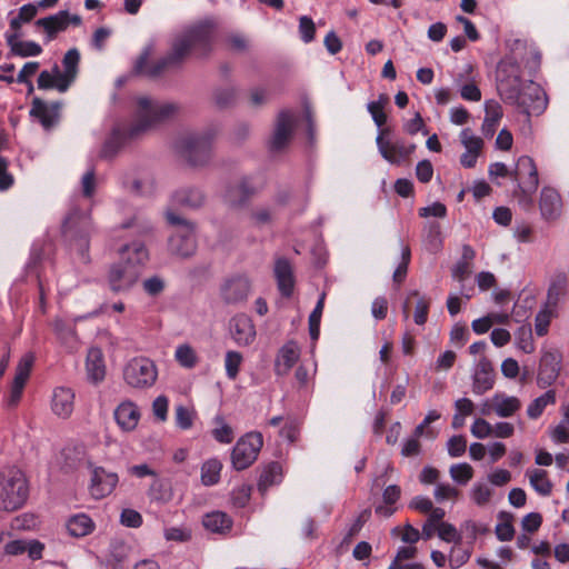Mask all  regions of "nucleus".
Masks as SVG:
<instances>
[{
    "label": "nucleus",
    "instance_id": "1a4fd4ad",
    "mask_svg": "<svg viewBox=\"0 0 569 569\" xmlns=\"http://www.w3.org/2000/svg\"><path fill=\"white\" fill-rule=\"evenodd\" d=\"M167 219L176 227V231L169 239L170 251L181 257L191 256L197 247L193 226L172 212L167 213Z\"/></svg>",
    "mask_w": 569,
    "mask_h": 569
},
{
    "label": "nucleus",
    "instance_id": "774afa93",
    "mask_svg": "<svg viewBox=\"0 0 569 569\" xmlns=\"http://www.w3.org/2000/svg\"><path fill=\"white\" fill-rule=\"evenodd\" d=\"M272 211L268 207H260L251 212V221L256 227L269 224L272 220Z\"/></svg>",
    "mask_w": 569,
    "mask_h": 569
},
{
    "label": "nucleus",
    "instance_id": "a18cd8bd",
    "mask_svg": "<svg viewBox=\"0 0 569 569\" xmlns=\"http://www.w3.org/2000/svg\"><path fill=\"white\" fill-rule=\"evenodd\" d=\"M409 297H416V308L413 313V320L416 325L422 326L427 322L430 300L425 296H421L417 290L409 292Z\"/></svg>",
    "mask_w": 569,
    "mask_h": 569
},
{
    "label": "nucleus",
    "instance_id": "ea45409f",
    "mask_svg": "<svg viewBox=\"0 0 569 569\" xmlns=\"http://www.w3.org/2000/svg\"><path fill=\"white\" fill-rule=\"evenodd\" d=\"M222 463L216 459H209L201 466V482L204 486H213L219 482Z\"/></svg>",
    "mask_w": 569,
    "mask_h": 569
},
{
    "label": "nucleus",
    "instance_id": "dca6fc26",
    "mask_svg": "<svg viewBox=\"0 0 569 569\" xmlns=\"http://www.w3.org/2000/svg\"><path fill=\"white\" fill-rule=\"evenodd\" d=\"M118 475L96 467L91 475L90 493L96 499L109 496L118 483Z\"/></svg>",
    "mask_w": 569,
    "mask_h": 569
},
{
    "label": "nucleus",
    "instance_id": "3c124183",
    "mask_svg": "<svg viewBox=\"0 0 569 569\" xmlns=\"http://www.w3.org/2000/svg\"><path fill=\"white\" fill-rule=\"evenodd\" d=\"M281 480V467L278 463L269 465L260 476L259 488L266 490Z\"/></svg>",
    "mask_w": 569,
    "mask_h": 569
},
{
    "label": "nucleus",
    "instance_id": "a878e982",
    "mask_svg": "<svg viewBox=\"0 0 569 569\" xmlns=\"http://www.w3.org/2000/svg\"><path fill=\"white\" fill-rule=\"evenodd\" d=\"M274 277L278 289L284 297H290L295 288L292 267L286 258H278L274 262Z\"/></svg>",
    "mask_w": 569,
    "mask_h": 569
},
{
    "label": "nucleus",
    "instance_id": "e2e57ef3",
    "mask_svg": "<svg viewBox=\"0 0 569 569\" xmlns=\"http://www.w3.org/2000/svg\"><path fill=\"white\" fill-rule=\"evenodd\" d=\"M53 330L57 333V336L63 341H69L76 337L73 327L61 318L54 319Z\"/></svg>",
    "mask_w": 569,
    "mask_h": 569
},
{
    "label": "nucleus",
    "instance_id": "603ef678",
    "mask_svg": "<svg viewBox=\"0 0 569 569\" xmlns=\"http://www.w3.org/2000/svg\"><path fill=\"white\" fill-rule=\"evenodd\" d=\"M176 425L182 430H188L192 427L196 418V411L192 408L178 405L174 409Z\"/></svg>",
    "mask_w": 569,
    "mask_h": 569
},
{
    "label": "nucleus",
    "instance_id": "a211bd4d",
    "mask_svg": "<svg viewBox=\"0 0 569 569\" xmlns=\"http://www.w3.org/2000/svg\"><path fill=\"white\" fill-rule=\"evenodd\" d=\"M560 356L555 351H546L541 356L539 371L537 376V385L540 388L551 386L559 376Z\"/></svg>",
    "mask_w": 569,
    "mask_h": 569
},
{
    "label": "nucleus",
    "instance_id": "69168bd1",
    "mask_svg": "<svg viewBox=\"0 0 569 569\" xmlns=\"http://www.w3.org/2000/svg\"><path fill=\"white\" fill-rule=\"evenodd\" d=\"M433 495L437 501L442 502L445 500L456 499L459 495V490L449 483H438Z\"/></svg>",
    "mask_w": 569,
    "mask_h": 569
},
{
    "label": "nucleus",
    "instance_id": "cd10ccee",
    "mask_svg": "<svg viewBox=\"0 0 569 569\" xmlns=\"http://www.w3.org/2000/svg\"><path fill=\"white\" fill-rule=\"evenodd\" d=\"M300 357V348L297 342L288 341L278 353L276 359V373L278 376L287 375Z\"/></svg>",
    "mask_w": 569,
    "mask_h": 569
},
{
    "label": "nucleus",
    "instance_id": "de8ad7c7",
    "mask_svg": "<svg viewBox=\"0 0 569 569\" xmlns=\"http://www.w3.org/2000/svg\"><path fill=\"white\" fill-rule=\"evenodd\" d=\"M176 360L184 368L191 369L198 362V357L193 348L187 343L179 345L174 352Z\"/></svg>",
    "mask_w": 569,
    "mask_h": 569
},
{
    "label": "nucleus",
    "instance_id": "13d9d810",
    "mask_svg": "<svg viewBox=\"0 0 569 569\" xmlns=\"http://www.w3.org/2000/svg\"><path fill=\"white\" fill-rule=\"evenodd\" d=\"M97 188V178L93 169L87 170L80 180L81 193L84 198H92Z\"/></svg>",
    "mask_w": 569,
    "mask_h": 569
},
{
    "label": "nucleus",
    "instance_id": "bf43d9fd",
    "mask_svg": "<svg viewBox=\"0 0 569 569\" xmlns=\"http://www.w3.org/2000/svg\"><path fill=\"white\" fill-rule=\"evenodd\" d=\"M438 536L446 542L459 543L461 542V535L457 528L449 522H440L438 526Z\"/></svg>",
    "mask_w": 569,
    "mask_h": 569
},
{
    "label": "nucleus",
    "instance_id": "49530a36",
    "mask_svg": "<svg viewBox=\"0 0 569 569\" xmlns=\"http://www.w3.org/2000/svg\"><path fill=\"white\" fill-rule=\"evenodd\" d=\"M472 553V547H463L459 543H456L449 553L448 561L452 569H458L462 567L470 559Z\"/></svg>",
    "mask_w": 569,
    "mask_h": 569
},
{
    "label": "nucleus",
    "instance_id": "6e6d98bb",
    "mask_svg": "<svg viewBox=\"0 0 569 569\" xmlns=\"http://www.w3.org/2000/svg\"><path fill=\"white\" fill-rule=\"evenodd\" d=\"M242 363V356L238 351H228L224 358V368L227 377L234 380L239 373Z\"/></svg>",
    "mask_w": 569,
    "mask_h": 569
},
{
    "label": "nucleus",
    "instance_id": "680f3d73",
    "mask_svg": "<svg viewBox=\"0 0 569 569\" xmlns=\"http://www.w3.org/2000/svg\"><path fill=\"white\" fill-rule=\"evenodd\" d=\"M410 261V249L408 246H401V262L397 267V269L393 272V281L395 282H402L408 270V264Z\"/></svg>",
    "mask_w": 569,
    "mask_h": 569
},
{
    "label": "nucleus",
    "instance_id": "864d4df0",
    "mask_svg": "<svg viewBox=\"0 0 569 569\" xmlns=\"http://www.w3.org/2000/svg\"><path fill=\"white\" fill-rule=\"evenodd\" d=\"M216 427L212 430L213 438L221 443H230L233 440L232 428L224 421L222 417L214 419Z\"/></svg>",
    "mask_w": 569,
    "mask_h": 569
},
{
    "label": "nucleus",
    "instance_id": "052dcab7",
    "mask_svg": "<svg viewBox=\"0 0 569 569\" xmlns=\"http://www.w3.org/2000/svg\"><path fill=\"white\" fill-rule=\"evenodd\" d=\"M467 449V440L463 436H453L447 442V450L450 457H461Z\"/></svg>",
    "mask_w": 569,
    "mask_h": 569
},
{
    "label": "nucleus",
    "instance_id": "c9c22d12",
    "mask_svg": "<svg viewBox=\"0 0 569 569\" xmlns=\"http://www.w3.org/2000/svg\"><path fill=\"white\" fill-rule=\"evenodd\" d=\"M526 476L530 486L541 496H549L552 491V483L548 479V472L543 469H528Z\"/></svg>",
    "mask_w": 569,
    "mask_h": 569
},
{
    "label": "nucleus",
    "instance_id": "39448f33",
    "mask_svg": "<svg viewBox=\"0 0 569 569\" xmlns=\"http://www.w3.org/2000/svg\"><path fill=\"white\" fill-rule=\"evenodd\" d=\"M137 261L128 266L122 260L110 266L108 271V283L113 292L129 291L139 280L141 270L147 263L146 252L141 247L136 249Z\"/></svg>",
    "mask_w": 569,
    "mask_h": 569
},
{
    "label": "nucleus",
    "instance_id": "8fccbe9b",
    "mask_svg": "<svg viewBox=\"0 0 569 569\" xmlns=\"http://www.w3.org/2000/svg\"><path fill=\"white\" fill-rule=\"evenodd\" d=\"M459 140L466 151L481 152L483 148V140L476 136L470 128H465L461 130Z\"/></svg>",
    "mask_w": 569,
    "mask_h": 569
},
{
    "label": "nucleus",
    "instance_id": "f257e3e1",
    "mask_svg": "<svg viewBox=\"0 0 569 569\" xmlns=\"http://www.w3.org/2000/svg\"><path fill=\"white\" fill-rule=\"evenodd\" d=\"M179 112L174 102L139 97L136 102L133 119L128 128L116 127L104 141L100 158L109 159L116 156L127 138H137L162 122L173 118Z\"/></svg>",
    "mask_w": 569,
    "mask_h": 569
},
{
    "label": "nucleus",
    "instance_id": "c03bdc74",
    "mask_svg": "<svg viewBox=\"0 0 569 569\" xmlns=\"http://www.w3.org/2000/svg\"><path fill=\"white\" fill-rule=\"evenodd\" d=\"M148 496L152 501L163 505L172 499V491L161 479L156 477L149 487Z\"/></svg>",
    "mask_w": 569,
    "mask_h": 569
},
{
    "label": "nucleus",
    "instance_id": "5fc2aeb1",
    "mask_svg": "<svg viewBox=\"0 0 569 569\" xmlns=\"http://www.w3.org/2000/svg\"><path fill=\"white\" fill-rule=\"evenodd\" d=\"M445 515V510L441 508H435L432 512H430L428 520L422 526V537L425 539H430L433 536Z\"/></svg>",
    "mask_w": 569,
    "mask_h": 569
},
{
    "label": "nucleus",
    "instance_id": "f8f14e48",
    "mask_svg": "<svg viewBox=\"0 0 569 569\" xmlns=\"http://www.w3.org/2000/svg\"><path fill=\"white\" fill-rule=\"evenodd\" d=\"M262 436L259 432H248L241 437L231 452V462L236 470H243L251 466L262 447Z\"/></svg>",
    "mask_w": 569,
    "mask_h": 569
},
{
    "label": "nucleus",
    "instance_id": "b1692460",
    "mask_svg": "<svg viewBox=\"0 0 569 569\" xmlns=\"http://www.w3.org/2000/svg\"><path fill=\"white\" fill-rule=\"evenodd\" d=\"M539 207L545 219H557L562 210V201L558 191L548 187L543 188L540 194Z\"/></svg>",
    "mask_w": 569,
    "mask_h": 569
},
{
    "label": "nucleus",
    "instance_id": "4c0bfd02",
    "mask_svg": "<svg viewBox=\"0 0 569 569\" xmlns=\"http://www.w3.org/2000/svg\"><path fill=\"white\" fill-rule=\"evenodd\" d=\"M63 79V70L54 64L50 70H42L38 77V88L42 90L56 89L59 91Z\"/></svg>",
    "mask_w": 569,
    "mask_h": 569
},
{
    "label": "nucleus",
    "instance_id": "58836bf2",
    "mask_svg": "<svg viewBox=\"0 0 569 569\" xmlns=\"http://www.w3.org/2000/svg\"><path fill=\"white\" fill-rule=\"evenodd\" d=\"M388 102L389 97L385 93H381L377 100L367 103V110L379 130L383 129L382 127L387 121V114L385 113L383 109Z\"/></svg>",
    "mask_w": 569,
    "mask_h": 569
},
{
    "label": "nucleus",
    "instance_id": "c756f323",
    "mask_svg": "<svg viewBox=\"0 0 569 569\" xmlns=\"http://www.w3.org/2000/svg\"><path fill=\"white\" fill-rule=\"evenodd\" d=\"M80 61V53L77 49H70L63 57V79L60 82L59 92H66L74 82L78 74V66Z\"/></svg>",
    "mask_w": 569,
    "mask_h": 569
},
{
    "label": "nucleus",
    "instance_id": "4468645a",
    "mask_svg": "<svg viewBox=\"0 0 569 569\" xmlns=\"http://www.w3.org/2000/svg\"><path fill=\"white\" fill-rule=\"evenodd\" d=\"M512 178L523 193H533L539 184L538 170L533 160L528 156H521L517 160Z\"/></svg>",
    "mask_w": 569,
    "mask_h": 569
},
{
    "label": "nucleus",
    "instance_id": "2f4dec72",
    "mask_svg": "<svg viewBox=\"0 0 569 569\" xmlns=\"http://www.w3.org/2000/svg\"><path fill=\"white\" fill-rule=\"evenodd\" d=\"M493 407L498 417L509 418L521 408V401L515 396H509L505 392H496L493 395Z\"/></svg>",
    "mask_w": 569,
    "mask_h": 569
},
{
    "label": "nucleus",
    "instance_id": "393cba45",
    "mask_svg": "<svg viewBox=\"0 0 569 569\" xmlns=\"http://www.w3.org/2000/svg\"><path fill=\"white\" fill-rule=\"evenodd\" d=\"M254 193L249 179H241L234 184L228 187L224 192L223 199L231 207H242Z\"/></svg>",
    "mask_w": 569,
    "mask_h": 569
},
{
    "label": "nucleus",
    "instance_id": "6ab92c4d",
    "mask_svg": "<svg viewBox=\"0 0 569 569\" xmlns=\"http://www.w3.org/2000/svg\"><path fill=\"white\" fill-rule=\"evenodd\" d=\"M33 363V356L32 355H26L21 358L19 361L17 369H16V376L11 386V390L9 393V397L7 399L8 406L14 407L20 401L22 396V390L24 388V385L29 378L31 367Z\"/></svg>",
    "mask_w": 569,
    "mask_h": 569
},
{
    "label": "nucleus",
    "instance_id": "ddd939ff",
    "mask_svg": "<svg viewBox=\"0 0 569 569\" xmlns=\"http://www.w3.org/2000/svg\"><path fill=\"white\" fill-rule=\"evenodd\" d=\"M251 291V282L242 274L232 276L224 280L220 288L222 300L228 305L244 302Z\"/></svg>",
    "mask_w": 569,
    "mask_h": 569
},
{
    "label": "nucleus",
    "instance_id": "423d86ee",
    "mask_svg": "<svg viewBox=\"0 0 569 569\" xmlns=\"http://www.w3.org/2000/svg\"><path fill=\"white\" fill-rule=\"evenodd\" d=\"M525 83L521 81L520 64L515 54L506 56L497 67V90L507 103L518 99V91Z\"/></svg>",
    "mask_w": 569,
    "mask_h": 569
},
{
    "label": "nucleus",
    "instance_id": "0e129e2a",
    "mask_svg": "<svg viewBox=\"0 0 569 569\" xmlns=\"http://www.w3.org/2000/svg\"><path fill=\"white\" fill-rule=\"evenodd\" d=\"M470 431L477 439H486L492 436V426L483 418L475 419Z\"/></svg>",
    "mask_w": 569,
    "mask_h": 569
},
{
    "label": "nucleus",
    "instance_id": "bb28decb",
    "mask_svg": "<svg viewBox=\"0 0 569 569\" xmlns=\"http://www.w3.org/2000/svg\"><path fill=\"white\" fill-rule=\"evenodd\" d=\"M114 418L123 431H132L140 420V411L132 401H123L114 410Z\"/></svg>",
    "mask_w": 569,
    "mask_h": 569
},
{
    "label": "nucleus",
    "instance_id": "72a5a7b5",
    "mask_svg": "<svg viewBox=\"0 0 569 569\" xmlns=\"http://www.w3.org/2000/svg\"><path fill=\"white\" fill-rule=\"evenodd\" d=\"M66 527L70 536L82 538L90 535L94 530L96 525L86 513H77L68 519Z\"/></svg>",
    "mask_w": 569,
    "mask_h": 569
},
{
    "label": "nucleus",
    "instance_id": "5701e85b",
    "mask_svg": "<svg viewBox=\"0 0 569 569\" xmlns=\"http://www.w3.org/2000/svg\"><path fill=\"white\" fill-rule=\"evenodd\" d=\"M74 409V392L70 388L58 387L53 390L51 410L60 418H68Z\"/></svg>",
    "mask_w": 569,
    "mask_h": 569
},
{
    "label": "nucleus",
    "instance_id": "4be33fe9",
    "mask_svg": "<svg viewBox=\"0 0 569 569\" xmlns=\"http://www.w3.org/2000/svg\"><path fill=\"white\" fill-rule=\"evenodd\" d=\"M59 103L48 104L39 98H34L30 116L37 118L46 130H50L59 118Z\"/></svg>",
    "mask_w": 569,
    "mask_h": 569
},
{
    "label": "nucleus",
    "instance_id": "aec40b11",
    "mask_svg": "<svg viewBox=\"0 0 569 569\" xmlns=\"http://www.w3.org/2000/svg\"><path fill=\"white\" fill-rule=\"evenodd\" d=\"M70 23L78 26L81 23V18L77 14L70 16L68 11H59L56 14L41 18L36 22L38 27L47 31L50 40L57 32L66 30Z\"/></svg>",
    "mask_w": 569,
    "mask_h": 569
},
{
    "label": "nucleus",
    "instance_id": "e433bc0d",
    "mask_svg": "<svg viewBox=\"0 0 569 569\" xmlns=\"http://www.w3.org/2000/svg\"><path fill=\"white\" fill-rule=\"evenodd\" d=\"M202 523L212 532L224 533L231 529L232 521L224 512L213 511L203 517Z\"/></svg>",
    "mask_w": 569,
    "mask_h": 569
},
{
    "label": "nucleus",
    "instance_id": "338daca9",
    "mask_svg": "<svg viewBox=\"0 0 569 569\" xmlns=\"http://www.w3.org/2000/svg\"><path fill=\"white\" fill-rule=\"evenodd\" d=\"M120 522L128 528H139L142 525V517L137 510L127 508L120 515Z\"/></svg>",
    "mask_w": 569,
    "mask_h": 569
},
{
    "label": "nucleus",
    "instance_id": "f704fd0d",
    "mask_svg": "<svg viewBox=\"0 0 569 569\" xmlns=\"http://www.w3.org/2000/svg\"><path fill=\"white\" fill-rule=\"evenodd\" d=\"M7 42L14 54L20 57H37L42 52V48L34 41H21L18 34H6Z\"/></svg>",
    "mask_w": 569,
    "mask_h": 569
},
{
    "label": "nucleus",
    "instance_id": "20e7f679",
    "mask_svg": "<svg viewBox=\"0 0 569 569\" xmlns=\"http://www.w3.org/2000/svg\"><path fill=\"white\" fill-rule=\"evenodd\" d=\"M91 226V219L88 211L80 210L77 207L70 208L64 221L63 232L67 237H76L80 232L79 238L71 242V249L77 252L79 259L87 263L89 261V240L87 232Z\"/></svg>",
    "mask_w": 569,
    "mask_h": 569
},
{
    "label": "nucleus",
    "instance_id": "37998d69",
    "mask_svg": "<svg viewBox=\"0 0 569 569\" xmlns=\"http://www.w3.org/2000/svg\"><path fill=\"white\" fill-rule=\"evenodd\" d=\"M174 199L179 204L198 208L203 203L204 196L202 191L197 188H187L176 192Z\"/></svg>",
    "mask_w": 569,
    "mask_h": 569
},
{
    "label": "nucleus",
    "instance_id": "7c9ffc66",
    "mask_svg": "<svg viewBox=\"0 0 569 569\" xmlns=\"http://www.w3.org/2000/svg\"><path fill=\"white\" fill-rule=\"evenodd\" d=\"M86 370L88 379L98 383L103 380L106 368L103 363L102 352L99 348H91L87 355Z\"/></svg>",
    "mask_w": 569,
    "mask_h": 569
},
{
    "label": "nucleus",
    "instance_id": "f03ea898",
    "mask_svg": "<svg viewBox=\"0 0 569 569\" xmlns=\"http://www.w3.org/2000/svg\"><path fill=\"white\" fill-rule=\"evenodd\" d=\"M212 39L213 27L211 23L203 22L196 24L186 30L173 41L169 54L150 67L148 66L150 52L144 51L137 60L136 70L139 73L151 77L159 76L168 69L179 67L190 54H196L197 57L206 56L211 49Z\"/></svg>",
    "mask_w": 569,
    "mask_h": 569
},
{
    "label": "nucleus",
    "instance_id": "7ed1b4c3",
    "mask_svg": "<svg viewBox=\"0 0 569 569\" xmlns=\"http://www.w3.org/2000/svg\"><path fill=\"white\" fill-rule=\"evenodd\" d=\"M29 488L23 472L14 467L0 472V509L12 511L23 506Z\"/></svg>",
    "mask_w": 569,
    "mask_h": 569
},
{
    "label": "nucleus",
    "instance_id": "0eeeda50",
    "mask_svg": "<svg viewBox=\"0 0 569 569\" xmlns=\"http://www.w3.org/2000/svg\"><path fill=\"white\" fill-rule=\"evenodd\" d=\"M213 134L210 131L188 133L178 142L181 156L192 166H202L211 157Z\"/></svg>",
    "mask_w": 569,
    "mask_h": 569
},
{
    "label": "nucleus",
    "instance_id": "a19ab883",
    "mask_svg": "<svg viewBox=\"0 0 569 569\" xmlns=\"http://www.w3.org/2000/svg\"><path fill=\"white\" fill-rule=\"evenodd\" d=\"M556 402V392L555 390H547L540 397L533 399L528 408L527 415L530 419H538L547 406L553 405Z\"/></svg>",
    "mask_w": 569,
    "mask_h": 569
},
{
    "label": "nucleus",
    "instance_id": "473e14b6",
    "mask_svg": "<svg viewBox=\"0 0 569 569\" xmlns=\"http://www.w3.org/2000/svg\"><path fill=\"white\" fill-rule=\"evenodd\" d=\"M495 378L490 365L481 361L473 375L472 390L481 396L493 387Z\"/></svg>",
    "mask_w": 569,
    "mask_h": 569
},
{
    "label": "nucleus",
    "instance_id": "6e6552de",
    "mask_svg": "<svg viewBox=\"0 0 569 569\" xmlns=\"http://www.w3.org/2000/svg\"><path fill=\"white\" fill-rule=\"evenodd\" d=\"M158 378L156 363L147 357H134L128 361L123 369V379L134 389H148Z\"/></svg>",
    "mask_w": 569,
    "mask_h": 569
},
{
    "label": "nucleus",
    "instance_id": "f3484780",
    "mask_svg": "<svg viewBox=\"0 0 569 569\" xmlns=\"http://www.w3.org/2000/svg\"><path fill=\"white\" fill-rule=\"evenodd\" d=\"M230 333L234 342L239 346H249L256 339V328L251 318L244 313H239L230 320Z\"/></svg>",
    "mask_w": 569,
    "mask_h": 569
},
{
    "label": "nucleus",
    "instance_id": "2eb2a0df",
    "mask_svg": "<svg viewBox=\"0 0 569 569\" xmlns=\"http://www.w3.org/2000/svg\"><path fill=\"white\" fill-rule=\"evenodd\" d=\"M296 127V117L290 111L279 113L274 132L270 140V148L274 151L281 150L289 142Z\"/></svg>",
    "mask_w": 569,
    "mask_h": 569
},
{
    "label": "nucleus",
    "instance_id": "9d476101",
    "mask_svg": "<svg viewBox=\"0 0 569 569\" xmlns=\"http://www.w3.org/2000/svg\"><path fill=\"white\" fill-rule=\"evenodd\" d=\"M390 128L378 130L376 143L381 157L391 164H400L416 149L415 144H407L402 139H392Z\"/></svg>",
    "mask_w": 569,
    "mask_h": 569
},
{
    "label": "nucleus",
    "instance_id": "4d7b16f0",
    "mask_svg": "<svg viewBox=\"0 0 569 569\" xmlns=\"http://www.w3.org/2000/svg\"><path fill=\"white\" fill-rule=\"evenodd\" d=\"M139 247L142 248V250L146 252V256H147V261L149 260V252H148V249L146 248V246L140 242V241H133L132 243L130 244H124L123 247L120 248L119 250V253H120V257H121V260L124 262V263H128V266L132 264L134 261H137V253H136V249H138Z\"/></svg>",
    "mask_w": 569,
    "mask_h": 569
},
{
    "label": "nucleus",
    "instance_id": "09e8293b",
    "mask_svg": "<svg viewBox=\"0 0 569 569\" xmlns=\"http://www.w3.org/2000/svg\"><path fill=\"white\" fill-rule=\"evenodd\" d=\"M449 472L451 479L461 486L467 485L473 477V469L467 462L452 465Z\"/></svg>",
    "mask_w": 569,
    "mask_h": 569
},
{
    "label": "nucleus",
    "instance_id": "c85d7f7f",
    "mask_svg": "<svg viewBox=\"0 0 569 569\" xmlns=\"http://www.w3.org/2000/svg\"><path fill=\"white\" fill-rule=\"evenodd\" d=\"M485 112L481 132L486 138H492L502 118V108L498 101L488 100L485 102Z\"/></svg>",
    "mask_w": 569,
    "mask_h": 569
},
{
    "label": "nucleus",
    "instance_id": "9b49d317",
    "mask_svg": "<svg viewBox=\"0 0 569 569\" xmlns=\"http://www.w3.org/2000/svg\"><path fill=\"white\" fill-rule=\"evenodd\" d=\"M507 103L518 107L522 112L530 114H541L548 104V98L543 89L532 80L525 83L518 91L517 100H509Z\"/></svg>",
    "mask_w": 569,
    "mask_h": 569
},
{
    "label": "nucleus",
    "instance_id": "79ce46f5",
    "mask_svg": "<svg viewBox=\"0 0 569 569\" xmlns=\"http://www.w3.org/2000/svg\"><path fill=\"white\" fill-rule=\"evenodd\" d=\"M470 499L478 507H486L490 503L493 489L486 482L477 481L470 489Z\"/></svg>",
    "mask_w": 569,
    "mask_h": 569
},
{
    "label": "nucleus",
    "instance_id": "412c9836",
    "mask_svg": "<svg viewBox=\"0 0 569 569\" xmlns=\"http://www.w3.org/2000/svg\"><path fill=\"white\" fill-rule=\"evenodd\" d=\"M43 549L44 545L38 540L17 539L11 535L9 543L6 545L4 557H17L27 552L31 560H39L42 558Z\"/></svg>",
    "mask_w": 569,
    "mask_h": 569
}]
</instances>
